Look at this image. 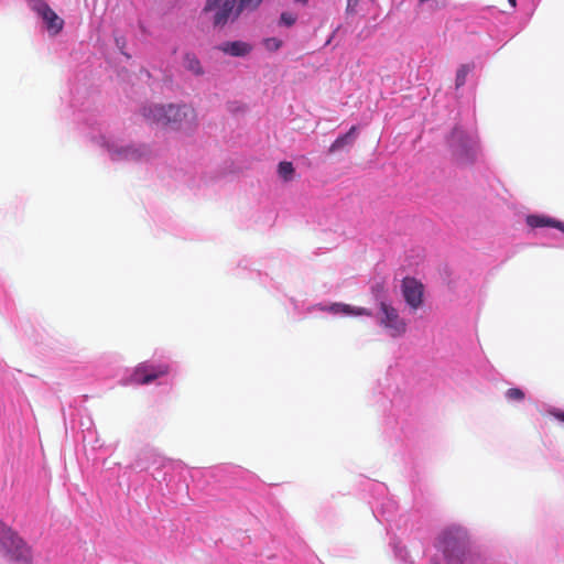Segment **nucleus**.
<instances>
[{
    "label": "nucleus",
    "instance_id": "1",
    "mask_svg": "<svg viewBox=\"0 0 564 564\" xmlns=\"http://www.w3.org/2000/svg\"><path fill=\"white\" fill-rule=\"evenodd\" d=\"M69 108L74 120L87 137L104 149L113 162L149 163L159 158L155 143L127 141L123 133L110 127L95 107V97L87 88H72Z\"/></svg>",
    "mask_w": 564,
    "mask_h": 564
},
{
    "label": "nucleus",
    "instance_id": "2",
    "mask_svg": "<svg viewBox=\"0 0 564 564\" xmlns=\"http://www.w3.org/2000/svg\"><path fill=\"white\" fill-rule=\"evenodd\" d=\"M140 113L149 123L174 129H188L196 124L195 110L186 104H147L141 107Z\"/></svg>",
    "mask_w": 564,
    "mask_h": 564
},
{
    "label": "nucleus",
    "instance_id": "3",
    "mask_svg": "<svg viewBox=\"0 0 564 564\" xmlns=\"http://www.w3.org/2000/svg\"><path fill=\"white\" fill-rule=\"evenodd\" d=\"M448 149L458 165H471L479 153V139L476 129L457 123L446 139Z\"/></svg>",
    "mask_w": 564,
    "mask_h": 564
},
{
    "label": "nucleus",
    "instance_id": "4",
    "mask_svg": "<svg viewBox=\"0 0 564 564\" xmlns=\"http://www.w3.org/2000/svg\"><path fill=\"white\" fill-rule=\"evenodd\" d=\"M151 490L162 496H175L183 489L180 475L174 470L172 464L162 460H154L147 469L144 479Z\"/></svg>",
    "mask_w": 564,
    "mask_h": 564
},
{
    "label": "nucleus",
    "instance_id": "5",
    "mask_svg": "<svg viewBox=\"0 0 564 564\" xmlns=\"http://www.w3.org/2000/svg\"><path fill=\"white\" fill-rule=\"evenodd\" d=\"M0 555L9 564H34L28 543L0 519Z\"/></svg>",
    "mask_w": 564,
    "mask_h": 564
},
{
    "label": "nucleus",
    "instance_id": "6",
    "mask_svg": "<svg viewBox=\"0 0 564 564\" xmlns=\"http://www.w3.org/2000/svg\"><path fill=\"white\" fill-rule=\"evenodd\" d=\"M176 364L166 354L155 351L154 355L140 362L131 373V381L138 384H149L169 376L175 370Z\"/></svg>",
    "mask_w": 564,
    "mask_h": 564
},
{
    "label": "nucleus",
    "instance_id": "7",
    "mask_svg": "<svg viewBox=\"0 0 564 564\" xmlns=\"http://www.w3.org/2000/svg\"><path fill=\"white\" fill-rule=\"evenodd\" d=\"M390 546L398 564H441L437 554L427 555L425 543L420 539L403 542L392 538Z\"/></svg>",
    "mask_w": 564,
    "mask_h": 564
},
{
    "label": "nucleus",
    "instance_id": "8",
    "mask_svg": "<svg viewBox=\"0 0 564 564\" xmlns=\"http://www.w3.org/2000/svg\"><path fill=\"white\" fill-rule=\"evenodd\" d=\"M370 500L369 505L372 510L373 517L380 523H388L391 528V522L394 520L398 510L397 501L389 495V490L383 482L369 484Z\"/></svg>",
    "mask_w": 564,
    "mask_h": 564
},
{
    "label": "nucleus",
    "instance_id": "9",
    "mask_svg": "<svg viewBox=\"0 0 564 564\" xmlns=\"http://www.w3.org/2000/svg\"><path fill=\"white\" fill-rule=\"evenodd\" d=\"M525 223L531 228L551 227L556 229L558 234L550 231L541 234L544 241L540 245L547 248L564 249V221L546 215L532 214L527 216Z\"/></svg>",
    "mask_w": 564,
    "mask_h": 564
},
{
    "label": "nucleus",
    "instance_id": "10",
    "mask_svg": "<svg viewBox=\"0 0 564 564\" xmlns=\"http://www.w3.org/2000/svg\"><path fill=\"white\" fill-rule=\"evenodd\" d=\"M378 308L377 322L391 337H399L405 333L406 324L395 307L389 302H382Z\"/></svg>",
    "mask_w": 564,
    "mask_h": 564
},
{
    "label": "nucleus",
    "instance_id": "11",
    "mask_svg": "<svg viewBox=\"0 0 564 564\" xmlns=\"http://www.w3.org/2000/svg\"><path fill=\"white\" fill-rule=\"evenodd\" d=\"M477 23L484 28L490 37H495L500 31V26H505L508 15L494 7L486 8L477 15Z\"/></svg>",
    "mask_w": 564,
    "mask_h": 564
},
{
    "label": "nucleus",
    "instance_id": "12",
    "mask_svg": "<svg viewBox=\"0 0 564 564\" xmlns=\"http://www.w3.org/2000/svg\"><path fill=\"white\" fill-rule=\"evenodd\" d=\"M317 308L318 311H322V312H327V313H330L333 315H344V316H348V315H355V316H361V315H365V316H372V312L368 308H365V307H355V306H351L349 304H345V303H332L329 305H325V304H316L312 307H308V312H311L312 310H315Z\"/></svg>",
    "mask_w": 564,
    "mask_h": 564
},
{
    "label": "nucleus",
    "instance_id": "13",
    "mask_svg": "<svg viewBox=\"0 0 564 564\" xmlns=\"http://www.w3.org/2000/svg\"><path fill=\"white\" fill-rule=\"evenodd\" d=\"M402 294L405 303L413 310L422 304L423 285L415 279L405 278L402 283Z\"/></svg>",
    "mask_w": 564,
    "mask_h": 564
},
{
    "label": "nucleus",
    "instance_id": "14",
    "mask_svg": "<svg viewBox=\"0 0 564 564\" xmlns=\"http://www.w3.org/2000/svg\"><path fill=\"white\" fill-rule=\"evenodd\" d=\"M44 21L47 31L52 35L58 34L64 26V21L59 18L47 3L43 4L40 9L34 10Z\"/></svg>",
    "mask_w": 564,
    "mask_h": 564
},
{
    "label": "nucleus",
    "instance_id": "15",
    "mask_svg": "<svg viewBox=\"0 0 564 564\" xmlns=\"http://www.w3.org/2000/svg\"><path fill=\"white\" fill-rule=\"evenodd\" d=\"M237 7V0H226V2H224L220 8L215 11L214 25L223 26L231 17L236 18L235 14Z\"/></svg>",
    "mask_w": 564,
    "mask_h": 564
},
{
    "label": "nucleus",
    "instance_id": "16",
    "mask_svg": "<svg viewBox=\"0 0 564 564\" xmlns=\"http://www.w3.org/2000/svg\"><path fill=\"white\" fill-rule=\"evenodd\" d=\"M384 394L387 398H390L391 406L395 412H399L401 408H403L409 402L410 399L406 389L404 388L402 390L399 386H395V388L389 386Z\"/></svg>",
    "mask_w": 564,
    "mask_h": 564
},
{
    "label": "nucleus",
    "instance_id": "17",
    "mask_svg": "<svg viewBox=\"0 0 564 564\" xmlns=\"http://www.w3.org/2000/svg\"><path fill=\"white\" fill-rule=\"evenodd\" d=\"M357 137V127L352 126L346 133L338 135L329 148V152H337L351 145Z\"/></svg>",
    "mask_w": 564,
    "mask_h": 564
},
{
    "label": "nucleus",
    "instance_id": "18",
    "mask_svg": "<svg viewBox=\"0 0 564 564\" xmlns=\"http://www.w3.org/2000/svg\"><path fill=\"white\" fill-rule=\"evenodd\" d=\"M223 51L231 56H245L250 52V46L241 41L227 42L223 46Z\"/></svg>",
    "mask_w": 564,
    "mask_h": 564
},
{
    "label": "nucleus",
    "instance_id": "19",
    "mask_svg": "<svg viewBox=\"0 0 564 564\" xmlns=\"http://www.w3.org/2000/svg\"><path fill=\"white\" fill-rule=\"evenodd\" d=\"M388 291L382 282H376L371 285V295L376 304L381 306L382 302H388Z\"/></svg>",
    "mask_w": 564,
    "mask_h": 564
},
{
    "label": "nucleus",
    "instance_id": "20",
    "mask_svg": "<svg viewBox=\"0 0 564 564\" xmlns=\"http://www.w3.org/2000/svg\"><path fill=\"white\" fill-rule=\"evenodd\" d=\"M184 66L195 75L203 74V67L200 65V62L194 54H185Z\"/></svg>",
    "mask_w": 564,
    "mask_h": 564
},
{
    "label": "nucleus",
    "instance_id": "21",
    "mask_svg": "<svg viewBox=\"0 0 564 564\" xmlns=\"http://www.w3.org/2000/svg\"><path fill=\"white\" fill-rule=\"evenodd\" d=\"M278 173L281 178L289 181L293 177L294 166L288 161L280 162L278 165Z\"/></svg>",
    "mask_w": 564,
    "mask_h": 564
},
{
    "label": "nucleus",
    "instance_id": "22",
    "mask_svg": "<svg viewBox=\"0 0 564 564\" xmlns=\"http://www.w3.org/2000/svg\"><path fill=\"white\" fill-rule=\"evenodd\" d=\"M470 72L469 65H462L456 72L455 86L456 88H460L465 85L467 76Z\"/></svg>",
    "mask_w": 564,
    "mask_h": 564
},
{
    "label": "nucleus",
    "instance_id": "23",
    "mask_svg": "<svg viewBox=\"0 0 564 564\" xmlns=\"http://www.w3.org/2000/svg\"><path fill=\"white\" fill-rule=\"evenodd\" d=\"M261 2L262 0H239L235 17H238L243 10L257 9Z\"/></svg>",
    "mask_w": 564,
    "mask_h": 564
},
{
    "label": "nucleus",
    "instance_id": "24",
    "mask_svg": "<svg viewBox=\"0 0 564 564\" xmlns=\"http://www.w3.org/2000/svg\"><path fill=\"white\" fill-rule=\"evenodd\" d=\"M505 397L508 401H522L524 399V392L520 388H510L506 391Z\"/></svg>",
    "mask_w": 564,
    "mask_h": 564
},
{
    "label": "nucleus",
    "instance_id": "25",
    "mask_svg": "<svg viewBox=\"0 0 564 564\" xmlns=\"http://www.w3.org/2000/svg\"><path fill=\"white\" fill-rule=\"evenodd\" d=\"M296 14L285 11L281 13L279 24L284 26H292L296 22Z\"/></svg>",
    "mask_w": 564,
    "mask_h": 564
},
{
    "label": "nucleus",
    "instance_id": "26",
    "mask_svg": "<svg viewBox=\"0 0 564 564\" xmlns=\"http://www.w3.org/2000/svg\"><path fill=\"white\" fill-rule=\"evenodd\" d=\"M264 47L270 52H275L282 46V41L276 37H268L263 41Z\"/></svg>",
    "mask_w": 564,
    "mask_h": 564
},
{
    "label": "nucleus",
    "instance_id": "27",
    "mask_svg": "<svg viewBox=\"0 0 564 564\" xmlns=\"http://www.w3.org/2000/svg\"><path fill=\"white\" fill-rule=\"evenodd\" d=\"M115 43H116L117 48L120 51V53L129 58L130 55L124 51L126 45H127L126 37L123 35L116 34L115 35Z\"/></svg>",
    "mask_w": 564,
    "mask_h": 564
},
{
    "label": "nucleus",
    "instance_id": "28",
    "mask_svg": "<svg viewBox=\"0 0 564 564\" xmlns=\"http://www.w3.org/2000/svg\"><path fill=\"white\" fill-rule=\"evenodd\" d=\"M226 0H207L204 11H216Z\"/></svg>",
    "mask_w": 564,
    "mask_h": 564
},
{
    "label": "nucleus",
    "instance_id": "29",
    "mask_svg": "<svg viewBox=\"0 0 564 564\" xmlns=\"http://www.w3.org/2000/svg\"><path fill=\"white\" fill-rule=\"evenodd\" d=\"M547 413L552 416H554L556 420H558L560 422L564 423V411L563 410H560V409H556V408H553L551 406L549 410H547Z\"/></svg>",
    "mask_w": 564,
    "mask_h": 564
},
{
    "label": "nucleus",
    "instance_id": "30",
    "mask_svg": "<svg viewBox=\"0 0 564 564\" xmlns=\"http://www.w3.org/2000/svg\"><path fill=\"white\" fill-rule=\"evenodd\" d=\"M393 415H395V416H397V417H395V424H397V425H402V424H403V422H404L403 416H402L401 414H395V413H393ZM401 430L403 431V426H401Z\"/></svg>",
    "mask_w": 564,
    "mask_h": 564
},
{
    "label": "nucleus",
    "instance_id": "31",
    "mask_svg": "<svg viewBox=\"0 0 564 564\" xmlns=\"http://www.w3.org/2000/svg\"><path fill=\"white\" fill-rule=\"evenodd\" d=\"M395 376H397V372H395V371H389V372H388V377H389V378H393V379H394V377H395Z\"/></svg>",
    "mask_w": 564,
    "mask_h": 564
},
{
    "label": "nucleus",
    "instance_id": "32",
    "mask_svg": "<svg viewBox=\"0 0 564 564\" xmlns=\"http://www.w3.org/2000/svg\"><path fill=\"white\" fill-rule=\"evenodd\" d=\"M508 2L510 3V6L512 8H514L517 6V0H508Z\"/></svg>",
    "mask_w": 564,
    "mask_h": 564
},
{
    "label": "nucleus",
    "instance_id": "33",
    "mask_svg": "<svg viewBox=\"0 0 564 564\" xmlns=\"http://www.w3.org/2000/svg\"><path fill=\"white\" fill-rule=\"evenodd\" d=\"M291 303L293 304L294 310H297V308H299V307H297V302H296L295 300H293V299H292V300H291Z\"/></svg>",
    "mask_w": 564,
    "mask_h": 564
},
{
    "label": "nucleus",
    "instance_id": "34",
    "mask_svg": "<svg viewBox=\"0 0 564 564\" xmlns=\"http://www.w3.org/2000/svg\"><path fill=\"white\" fill-rule=\"evenodd\" d=\"M294 2L306 4L307 0H294Z\"/></svg>",
    "mask_w": 564,
    "mask_h": 564
},
{
    "label": "nucleus",
    "instance_id": "35",
    "mask_svg": "<svg viewBox=\"0 0 564 564\" xmlns=\"http://www.w3.org/2000/svg\"><path fill=\"white\" fill-rule=\"evenodd\" d=\"M419 1H420L421 3H424V2H426L427 0H419Z\"/></svg>",
    "mask_w": 564,
    "mask_h": 564
}]
</instances>
